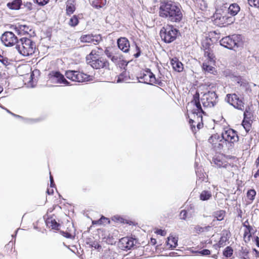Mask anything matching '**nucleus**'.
Segmentation results:
<instances>
[{
  "instance_id": "nucleus-17",
  "label": "nucleus",
  "mask_w": 259,
  "mask_h": 259,
  "mask_svg": "<svg viewBox=\"0 0 259 259\" xmlns=\"http://www.w3.org/2000/svg\"><path fill=\"white\" fill-rule=\"evenodd\" d=\"M80 40L82 42L92 43L94 45H97L102 40V37L100 35H93L85 34L81 35Z\"/></svg>"
},
{
  "instance_id": "nucleus-54",
  "label": "nucleus",
  "mask_w": 259,
  "mask_h": 259,
  "mask_svg": "<svg viewBox=\"0 0 259 259\" xmlns=\"http://www.w3.org/2000/svg\"><path fill=\"white\" fill-rule=\"evenodd\" d=\"M105 54L109 58H110L113 56L112 53L108 49L105 50Z\"/></svg>"
},
{
  "instance_id": "nucleus-32",
  "label": "nucleus",
  "mask_w": 259,
  "mask_h": 259,
  "mask_svg": "<svg viewBox=\"0 0 259 259\" xmlns=\"http://www.w3.org/2000/svg\"><path fill=\"white\" fill-rule=\"evenodd\" d=\"M106 4V0H94L93 3V6L96 8H101L104 6Z\"/></svg>"
},
{
  "instance_id": "nucleus-35",
  "label": "nucleus",
  "mask_w": 259,
  "mask_h": 259,
  "mask_svg": "<svg viewBox=\"0 0 259 259\" xmlns=\"http://www.w3.org/2000/svg\"><path fill=\"white\" fill-rule=\"evenodd\" d=\"M79 21L76 15H73L69 20V25L72 27H74L78 24Z\"/></svg>"
},
{
  "instance_id": "nucleus-23",
  "label": "nucleus",
  "mask_w": 259,
  "mask_h": 259,
  "mask_svg": "<svg viewBox=\"0 0 259 259\" xmlns=\"http://www.w3.org/2000/svg\"><path fill=\"white\" fill-rule=\"evenodd\" d=\"M171 64L174 69L178 72H181L183 69V64L176 58L171 60Z\"/></svg>"
},
{
  "instance_id": "nucleus-45",
  "label": "nucleus",
  "mask_w": 259,
  "mask_h": 259,
  "mask_svg": "<svg viewBox=\"0 0 259 259\" xmlns=\"http://www.w3.org/2000/svg\"><path fill=\"white\" fill-rule=\"evenodd\" d=\"M0 62H2L5 66H7L10 64L9 59L6 57H4L1 54H0Z\"/></svg>"
},
{
  "instance_id": "nucleus-51",
  "label": "nucleus",
  "mask_w": 259,
  "mask_h": 259,
  "mask_svg": "<svg viewBox=\"0 0 259 259\" xmlns=\"http://www.w3.org/2000/svg\"><path fill=\"white\" fill-rule=\"evenodd\" d=\"M36 2L40 6H44L48 3L49 0H35Z\"/></svg>"
},
{
  "instance_id": "nucleus-37",
  "label": "nucleus",
  "mask_w": 259,
  "mask_h": 259,
  "mask_svg": "<svg viewBox=\"0 0 259 259\" xmlns=\"http://www.w3.org/2000/svg\"><path fill=\"white\" fill-rule=\"evenodd\" d=\"M252 229V227L250 226H248L247 227V228L245 229L244 233V238L245 239H247L248 241L250 240L251 236L250 231Z\"/></svg>"
},
{
  "instance_id": "nucleus-60",
  "label": "nucleus",
  "mask_w": 259,
  "mask_h": 259,
  "mask_svg": "<svg viewBox=\"0 0 259 259\" xmlns=\"http://www.w3.org/2000/svg\"><path fill=\"white\" fill-rule=\"evenodd\" d=\"M255 242L256 245L259 247V238L258 237H255Z\"/></svg>"
},
{
  "instance_id": "nucleus-21",
  "label": "nucleus",
  "mask_w": 259,
  "mask_h": 259,
  "mask_svg": "<svg viewBox=\"0 0 259 259\" xmlns=\"http://www.w3.org/2000/svg\"><path fill=\"white\" fill-rule=\"evenodd\" d=\"M178 237L174 236L173 235L169 236L166 241V245L168 248L173 249L178 245Z\"/></svg>"
},
{
  "instance_id": "nucleus-44",
  "label": "nucleus",
  "mask_w": 259,
  "mask_h": 259,
  "mask_svg": "<svg viewBox=\"0 0 259 259\" xmlns=\"http://www.w3.org/2000/svg\"><path fill=\"white\" fill-rule=\"evenodd\" d=\"M248 4L251 7H259V0H248Z\"/></svg>"
},
{
  "instance_id": "nucleus-20",
  "label": "nucleus",
  "mask_w": 259,
  "mask_h": 259,
  "mask_svg": "<svg viewBox=\"0 0 259 259\" xmlns=\"http://www.w3.org/2000/svg\"><path fill=\"white\" fill-rule=\"evenodd\" d=\"M117 45L119 49L124 53L129 51L130 45L128 39L125 37H121L117 40Z\"/></svg>"
},
{
  "instance_id": "nucleus-38",
  "label": "nucleus",
  "mask_w": 259,
  "mask_h": 259,
  "mask_svg": "<svg viewBox=\"0 0 259 259\" xmlns=\"http://www.w3.org/2000/svg\"><path fill=\"white\" fill-rule=\"evenodd\" d=\"M204 55L206 57H207L208 60V62H210V63H213L214 62L213 55L209 51V50L205 51Z\"/></svg>"
},
{
  "instance_id": "nucleus-29",
  "label": "nucleus",
  "mask_w": 259,
  "mask_h": 259,
  "mask_svg": "<svg viewBox=\"0 0 259 259\" xmlns=\"http://www.w3.org/2000/svg\"><path fill=\"white\" fill-rule=\"evenodd\" d=\"M72 0H69L67 2L66 13L68 15L73 14L75 10V6L72 4Z\"/></svg>"
},
{
  "instance_id": "nucleus-19",
  "label": "nucleus",
  "mask_w": 259,
  "mask_h": 259,
  "mask_svg": "<svg viewBox=\"0 0 259 259\" xmlns=\"http://www.w3.org/2000/svg\"><path fill=\"white\" fill-rule=\"evenodd\" d=\"M234 21V18L233 17H230L227 15L225 16H218L217 15L215 21L216 23L219 25H222L223 26L228 25L232 24Z\"/></svg>"
},
{
  "instance_id": "nucleus-62",
  "label": "nucleus",
  "mask_w": 259,
  "mask_h": 259,
  "mask_svg": "<svg viewBox=\"0 0 259 259\" xmlns=\"http://www.w3.org/2000/svg\"><path fill=\"white\" fill-rule=\"evenodd\" d=\"M246 223H248V222H247V221H246V222L244 223L243 226H244V227H245L246 228H247V227H248L249 225H247V224H246Z\"/></svg>"
},
{
  "instance_id": "nucleus-39",
  "label": "nucleus",
  "mask_w": 259,
  "mask_h": 259,
  "mask_svg": "<svg viewBox=\"0 0 259 259\" xmlns=\"http://www.w3.org/2000/svg\"><path fill=\"white\" fill-rule=\"evenodd\" d=\"M252 120L243 119L242 121V125L245 128V131L248 132L250 130L251 127Z\"/></svg>"
},
{
  "instance_id": "nucleus-53",
  "label": "nucleus",
  "mask_w": 259,
  "mask_h": 259,
  "mask_svg": "<svg viewBox=\"0 0 259 259\" xmlns=\"http://www.w3.org/2000/svg\"><path fill=\"white\" fill-rule=\"evenodd\" d=\"M136 48L137 53L135 54H134V56L135 58H138L141 55V50L140 48L137 46H136Z\"/></svg>"
},
{
  "instance_id": "nucleus-61",
  "label": "nucleus",
  "mask_w": 259,
  "mask_h": 259,
  "mask_svg": "<svg viewBox=\"0 0 259 259\" xmlns=\"http://www.w3.org/2000/svg\"><path fill=\"white\" fill-rule=\"evenodd\" d=\"M151 242L152 244L154 245L156 244V240L155 239H154V238H151Z\"/></svg>"
},
{
  "instance_id": "nucleus-43",
  "label": "nucleus",
  "mask_w": 259,
  "mask_h": 259,
  "mask_svg": "<svg viewBox=\"0 0 259 259\" xmlns=\"http://www.w3.org/2000/svg\"><path fill=\"white\" fill-rule=\"evenodd\" d=\"M252 114L247 109L244 112V119L251 120Z\"/></svg>"
},
{
  "instance_id": "nucleus-49",
  "label": "nucleus",
  "mask_w": 259,
  "mask_h": 259,
  "mask_svg": "<svg viewBox=\"0 0 259 259\" xmlns=\"http://www.w3.org/2000/svg\"><path fill=\"white\" fill-rule=\"evenodd\" d=\"M198 252L202 255H207L210 254V251L207 249H203L201 251H198Z\"/></svg>"
},
{
  "instance_id": "nucleus-48",
  "label": "nucleus",
  "mask_w": 259,
  "mask_h": 259,
  "mask_svg": "<svg viewBox=\"0 0 259 259\" xmlns=\"http://www.w3.org/2000/svg\"><path fill=\"white\" fill-rule=\"evenodd\" d=\"M157 235H160L161 236H164L166 234V232L165 231L161 230V229H157L155 232Z\"/></svg>"
},
{
  "instance_id": "nucleus-59",
  "label": "nucleus",
  "mask_w": 259,
  "mask_h": 259,
  "mask_svg": "<svg viewBox=\"0 0 259 259\" xmlns=\"http://www.w3.org/2000/svg\"><path fill=\"white\" fill-rule=\"evenodd\" d=\"M47 193L49 195H51V194H53L54 193V190L53 189H48L47 190Z\"/></svg>"
},
{
  "instance_id": "nucleus-14",
  "label": "nucleus",
  "mask_w": 259,
  "mask_h": 259,
  "mask_svg": "<svg viewBox=\"0 0 259 259\" xmlns=\"http://www.w3.org/2000/svg\"><path fill=\"white\" fill-rule=\"evenodd\" d=\"M49 79L51 83L69 85V82L59 72H52L49 74Z\"/></svg>"
},
{
  "instance_id": "nucleus-31",
  "label": "nucleus",
  "mask_w": 259,
  "mask_h": 259,
  "mask_svg": "<svg viewBox=\"0 0 259 259\" xmlns=\"http://www.w3.org/2000/svg\"><path fill=\"white\" fill-rule=\"evenodd\" d=\"M17 29L19 31V34L22 35L28 34L29 31L31 30L29 26L25 25H20L18 26Z\"/></svg>"
},
{
  "instance_id": "nucleus-18",
  "label": "nucleus",
  "mask_w": 259,
  "mask_h": 259,
  "mask_svg": "<svg viewBox=\"0 0 259 259\" xmlns=\"http://www.w3.org/2000/svg\"><path fill=\"white\" fill-rule=\"evenodd\" d=\"M211 163H213L217 167H223L228 170H230L232 167L230 164L224 160L223 157L220 156H214L212 159Z\"/></svg>"
},
{
  "instance_id": "nucleus-16",
  "label": "nucleus",
  "mask_w": 259,
  "mask_h": 259,
  "mask_svg": "<svg viewBox=\"0 0 259 259\" xmlns=\"http://www.w3.org/2000/svg\"><path fill=\"white\" fill-rule=\"evenodd\" d=\"M136 242V240L133 238L123 237L119 240L118 246L122 250H129L134 246Z\"/></svg>"
},
{
  "instance_id": "nucleus-1",
  "label": "nucleus",
  "mask_w": 259,
  "mask_h": 259,
  "mask_svg": "<svg viewBox=\"0 0 259 259\" xmlns=\"http://www.w3.org/2000/svg\"><path fill=\"white\" fill-rule=\"evenodd\" d=\"M159 16L172 22H179L183 15L179 5L171 1L162 2L159 7Z\"/></svg>"
},
{
  "instance_id": "nucleus-47",
  "label": "nucleus",
  "mask_w": 259,
  "mask_h": 259,
  "mask_svg": "<svg viewBox=\"0 0 259 259\" xmlns=\"http://www.w3.org/2000/svg\"><path fill=\"white\" fill-rule=\"evenodd\" d=\"M187 212L185 210H183L181 211L180 214V218L182 220H186L187 218Z\"/></svg>"
},
{
  "instance_id": "nucleus-46",
  "label": "nucleus",
  "mask_w": 259,
  "mask_h": 259,
  "mask_svg": "<svg viewBox=\"0 0 259 259\" xmlns=\"http://www.w3.org/2000/svg\"><path fill=\"white\" fill-rule=\"evenodd\" d=\"M126 73H122L120 74L118 77V79H117V82H121L123 81H126V79L124 78L125 76Z\"/></svg>"
},
{
  "instance_id": "nucleus-28",
  "label": "nucleus",
  "mask_w": 259,
  "mask_h": 259,
  "mask_svg": "<svg viewBox=\"0 0 259 259\" xmlns=\"http://www.w3.org/2000/svg\"><path fill=\"white\" fill-rule=\"evenodd\" d=\"M196 7L204 11L207 8V4L204 0H193Z\"/></svg>"
},
{
  "instance_id": "nucleus-27",
  "label": "nucleus",
  "mask_w": 259,
  "mask_h": 259,
  "mask_svg": "<svg viewBox=\"0 0 259 259\" xmlns=\"http://www.w3.org/2000/svg\"><path fill=\"white\" fill-rule=\"evenodd\" d=\"M212 196L211 192L208 190H203L200 194V199L202 201L209 200Z\"/></svg>"
},
{
  "instance_id": "nucleus-6",
  "label": "nucleus",
  "mask_w": 259,
  "mask_h": 259,
  "mask_svg": "<svg viewBox=\"0 0 259 259\" xmlns=\"http://www.w3.org/2000/svg\"><path fill=\"white\" fill-rule=\"evenodd\" d=\"M65 75L68 79L76 82L87 81L90 77V76L87 74L74 70L66 71Z\"/></svg>"
},
{
  "instance_id": "nucleus-9",
  "label": "nucleus",
  "mask_w": 259,
  "mask_h": 259,
  "mask_svg": "<svg viewBox=\"0 0 259 259\" xmlns=\"http://www.w3.org/2000/svg\"><path fill=\"white\" fill-rule=\"evenodd\" d=\"M226 101L234 108L242 111L244 110V103L236 94H228L226 98Z\"/></svg>"
},
{
  "instance_id": "nucleus-13",
  "label": "nucleus",
  "mask_w": 259,
  "mask_h": 259,
  "mask_svg": "<svg viewBox=\"0 0 259 259\" xmlns=\"http://www.w3.org/2000/svg\"><path fill=\"white\" fill-rule=\"evenodd\" d=\"M237 36L236 35L225 37L220 40V45L229 49H233L237 45Z\"/></svg>"
},
{
  "instance_id": "nucleus-56",
  "label": "nucleus",
  "mask_w": 259,
  "mask_h": 259,
  "mask_svg": "<svg viewBox=\"0 0 259 259\" xmlns=\"http://www.w3.org/2000/svg\"><path fill=\"white\" fill-rule=\"evenodd\" d=\"M154 81V82H153V84H157L160 86H161L162 85V81L158 79H157L156 78H155V80Z\"/></svg>"
},
{
  "instance_id": "nucleus-7",
  "label": "nucleus",
  "mask_w": 259,
  "mask_h": 259,
  "mask_svg": "<svg viewBox=\"0 0 259 259\" xmlns=\"http://www.w3.org/2000/svg\"><path fill=\"white\" fill-rule=\"evenodd\" d=\"M201 102L204 107H212L218 102V96L214 92H208L202 96Z\"/></svg>"
},
{
  "instance_id": "nucleus-57",
  "label": "nucleus",
  "mask_w": 259,
  "mask_h": 259,
  "mask_svg": "<svg viewBox=\"0 0 259 259\" xmlns=\"http://www.w3.org/2000/svg\"><path fill=\"white\" fill-rule=\"evenodd\" d=\"M63 235L67 238H71L72 237V234H71L69 233H67V232H66V233L64 232V234H63Z\"/></svg>"
},
{
  "instance_id": "nucleus-3",
  "label": "nucleus",
  "mask_w": 259,
  "mask_h": 259,
  "mask_svg": "<svg viewBox=\"0 0 259 259\" xmlns=\"http://www.w3.org/2000/svg\"><path fill=\"white\" fill-rule=\"evenodd\" d=\"M16 48L22 55L29 56L34 53L36 45L35 43L30 39L23 37L18 41Z\"/></svg>"
},
{
  "instance_id": "nucleus-15",
  "label": "nucleus",
  "mask_w": 259,
  "mask_h": 259,
  "mask_svg": "<svg viewBox=\"0 0 259 259\" xmlns=\"http://www.w3.org/2000/svg\"><path fill=\"white\" fill-rule=\"evenodd\" d=\"M138 79L140 82L153 85L154 81L155 80V76L150 70H148L138 77Z\"/></svg>"
},
{
  "instance_id": "nucleus-63",
  "label": "nucleus",
  "mask_w": 259,
  "mask_h": 259,
  "mask_svg": "<svg viewBox=\"0 0 259 259\" xmlns=\"http://www.w3.org/2000/svg\"><path fill=\"white\" fill-rule=\"evenodd\" d=\"M193 122H194V120H193V119H189V123H190V124H191V123H193Z\"/></svg>"
},
{
  "instance_id": "nucleus-22",
  "label": "nucleus",
  "mask_w": 259,
  "mask_h": 259,
  "mask_svg": "<svg viewBox=\"0 0 259 259\" xmlns=\"http://www.w3.org/2000/svg\"><path fill=\"white\" fill-rule=\"evenodd\" d=\"M46 223L48 228L54 230H59L60 224L53 218H48L46 221Z\"/></svg>"
},
{
  "instance_id": "nucleus-33",
  "label": "nucleus",
  "mask_w": 259,
  "mask_h": 259,
  "mask_svg": "<svg viewBox=\"0 0 259 259\" xmlns=\"http://www.w3.org/2000/svg\"><path fill=\"white\" fill-rule=\"evenodd\" d=\"M233 250L230 246H227L223 251V255L226 257H230L233 255Z\"/></svg>"
},
{
  "instance_id": "nucleus-12",
  "label": "nucleus",
  "mask_w": 259,
  "mask_h": 259,
  "mask_svg": "<svg viewBox=\"0 0 259 259\" xmlns=\"http://www.w3.org/2000/svg\"><path fill=\"white\" fill-rule=\"evenodd\" d=\"M208 142L212 145V146L214 150L217 151H220L224 147L225 141L223 140L222 137H221L219 135L215 134L212 135L208 139Z\"/></svg>"
},
{
  "instance_id": "nucleus-64",
  "label": "nucleus",
  "mask_w": 259,
  "mask_h": 259,
  "mask_svg": "<svg viewBox=\"0 0 259 259\" xmlns=\"http://www.w3.org/2000/svg\"><path fill=\"white\" fill-rule=\"evenodd\" d=\"M212 257H213L214 258H217L218 256L216 254H214V255H212Z\"/></svg>"
},
{
  "instance_id": "nucleus-50",
  "label": "nucleus",
  "mask_w": 259,
  "mask_h": 259,
  "mask_svg": "<svg viewBox=\"0 0 259 259\" xmlns=\"http://www.w3.org/2000/svg\"><path fill=\"white\" fill-rule=\"evenodd\" d=\"M194 229H195V231H196V232L197 233H201L204 232L203 227H201L200 226H196L195 227Z\"/></svg>"
},
{
  "instance_id": "nucleus-41",
  "label": "nucleus",
  "mask_w": 259,
  "mask_h": 259,
  "mask_svg": "<svg viewBox=\"0 0 259 259\" xmlns=\"http://www.w3.org/2000/svg\"><path fill=\"white\" fill-rule=\"evenodd\" d=\"M92 248H94L96 249L100 250L101 248V246L97 241H91L90 242L87 243Z\"/></svg>"
},
{
  "instance_id": "nucleus-25",
  "label": "nucleus",
  "mask_w": 259,
  "mask_h": 259,
  "mask_svg": "<svg viewBox=\"0 0 259 259\" xmlns=\"http://www.w3.org/2000/svg\"><path fill=\"white\" fill-rule=\"evenodd\" d=\"M240 10L239 5L236 3L230 5L228 8V13L232 16H235L238 14Z\"/></svg>"
},
{
  "instance_id": "nucleus-2",
  "label": "nucleus",
  "mask_w": 259,
  "mask_h": 259,
  "mask_svg": "<svg viewBox=\"0 0 259 259\" xmlns=\"http://www.w3.org/2000/svg\"><path fill=\"white\" fill-rule=\"evenodd\" d=\"M86 61L93 68L99 69L101 68H107L109 67V62L103 57H100L98 50H93L87 56Z\"/></svg>"
},
{
  "instance_id": "nucleus-26",
  "label": "nucleus",
  "mask_w": 259,
  "mask_h": 259,
  "mask_svg": "<svg viewBox=\"0 0 259 259\" xmlns=\"http://www.w3.org/2000/svg\"><path fill=\"white\" fill-rule=\"evenodd\" d=\"M22 1L21 0H14L11 3H8L7 6L12 10H18L20 8Z\"/></svg>"
},
{
  "instance_id": "nucleus-24",
  "label": "nucleus",
  "mask_w": 259,
  "mask_h": 259,
  "mask_svg": "<svg viewBox=\"0 0 259 259\" xmlns=\"http://www.w3.org/2000/svg\"><path fill=\"white\" fill-rule=\"evenodd\" d=\"M229 238L228 234H223L221 236L218 243L213 245L214 248L217 249L218 248H221L226 245V242L228 240Z\"/></svg>"
},
{
  "instance_id": "nucleus-40",
  "label": "nucleus",
  "mask_w": 259,
  "mask_h": 259,
  "mask_svg": "<svg viewBox=\"0 0 259 259\" xmlns=\"http://www.w3.org/2000/svg\"><path fill=\"white\" fill-rule=\"evenodd\" d=\"M256 195V192L253 189H250L248 191L247 193V197L248 199L252 201L254 199V197Z\"/></svg>"
},
{
  "instance_id": "nucleus-10",
  "label": "nucleus",
  "mask_w": 259,
  "mask_h": 259,
  "mask_svg": "<svg viewBox=\"0 0 259 259\" xmlns=\"http://www.w3.org/2000/svg\"><path fill=\"white\" fill-rule=\"evenodd\" d=\"M226 101L234 108L242 111L244 110V103L236 94H228L226 98Z\"/></svg>"
},
{
  "instance_id": "nucleus-55",
  "label": "nucleus",
  "mask_w": 259,
  "mask_h": 259,
  "mask_svg": "<svg viewBox=\"0 0 259 259\" xmlns=\"http://www.w3.org/2000/svg\"><path fill=\"white\" fill-rule=\"evenodd\" d=\"M50 187L53 188L55 187V183L54 182L53 178L51 175H50Z\"/></svg>"
},
{
  "instance_id": "nucleus-11",
  "label": "nucleus",
  "mask_w": 259,
  "mask_h": 259,
  "mask_svg": "<svg viewBox=\"0 0 259 259\" xmlns=\"http://www.w3.org/2000/svg\"><path fill=\"white\" fill-rule=\"evenodd\" d=\"M1 40L7 47H11L18 43L17 37L12 32H5L1 36Z\"/></svg>"
},
{
  "instance_id": "nucleus-36",
  "label": "nucleus",
  "mask_w": 259,
  "mask_h": 259,
  "mask_svg": "<svg viewBox=\"0 0 259 259\" xmlns=\"http://www.w3.org/2000/svg\"><path fill=\"white\" fill-rule=\"evenodd\" d=\"M248 250L246 248L241 247L240 250V256L242 259H249L248 255Z\"/></svg>"
},
{
  "instance_id": "nucleus-30",
  "label": "nucleus",
  "mask_w": 259,
  "mask_h": 259,
  "mask_svg": "<svg viewBox=\"0 0 259 259\" xmlns=\"http://www.w3.org/2000/svg\"><path fill=\"white\" fill-rule=\"evenodd\" d=\"M210 62H205L203 63L202 68L205 71L208 73H213L215 68L212 67Z\"/></svg>"
},
{
  "instance_id": "nucleus-5",
  "label": "nucleus",
  "mask_w": 259,
  "mask_h": 259,
  "mask_svg": "<svg viewBox=\"0 0 259 259\" xmlns=\"http://www.w3.org/2000/svg\"><path fill=\"white\" fill-rule=\"evenodd\" d=\"M178 30L171 25H166L160 30V35L162 39L166 43H170L176 39Z\"/></svg>"
},
{
  "instance_id": "nucleus-42",
  "label": "nucleus",
  "mask_w": 259,
  "mask_h": 259,
  "mask_svg": "<svg viewBox=\"0 0 259 259\" xmlns=\"http://www.w3.org/2000/svg\"><path fill=\"white\" fill-rule=\"evenodd\" d=\"M107 222L108 223H109L110 221L108 220V219L104 217H102L101 218L97 221H94L93 222V224H104V223H105V222Z\"/></svg>"
},
{
  "instance_id": "nucleus-34",
  "label": "nucleus",
  "mask_w": 259,
  "mask_h": 259,
  "mask_svg": "<svg viewBox=\"0 0 259 259\" xmlns=\"http://www.w3.org/2000/svg\"><path fill=\"white\" fill-rule=\"evenodd\" d=\"M225 211L224 210H219L214 212V217L215 218L217 219L218 221H221L223 220L224 216H225Z\"/></svg>"
},
{
  "instance_id": "nucleus-8",
  "label": "nucleus",
  "mask_w": 259,
  "mask_h": 259,
  "mask_svg": "<svg viewBox=\"0 0 259 259\" xmlns=\"http://www.w3.org/2000/svg\"><path fill=\"white\" fill-rule=\"evenodd\" d=\"M222 138L225 141V143L227 142L230 145L229 147L232 146V144L236 142L238 140V137L236 131L230 128H226L222 133Z\"/></svg>"
},
{
  "instance_id": "nucleus-4",
  "label": "nucleus",
  "mask_w": 259,
  "mask_h": 259,
  "mask_svg": "<svg viewBox=\"0 0 259 259\" xmlns=\"http://www.w3.org/2000/svg\"><path fill=\"white\" fill-rule=\"evenodd\" d=\"M191 104L195 106L192 111V114L195 116H197L198 123L197 124L198 128L200 129L202 126V124L199 122L202 120V114H204V112L203 111L200 101H199V94L198 92H196L193 97V100L191 101Z\"/></svg>"
},
{
  "instance_id": "nucleus-58",
  "label": "nucleus",
  "mask_w": 259,
  "mask_h": 259,
  "mask_svg": "<svg viewBox=\"0 0 259 259\" xmlns=\"http://www.w3.org/2000/svg\"><path fill=\"white\" fill-rule=\"evenodd\" d=\"M211 227L210 226H207L203 227V231L204 232H208L210 231L211 229Z\"/></svg>"
},
{
  "instance_id": "nucleus-52",
  "label": "nucleus",
  "mask_w": 259,
  "mask_h": 259,
  "mask_svg": "<svg viewBox=\"0 0 259 259\" xmlns=\"http://www.w3.org/2000/svg\"><path fill=\"white\" fill-rule=\"evenodd\" d=\"M110 59L114 63H117L119 61V58L116 55H113Z\"/></svg>"
}]
</instances>
